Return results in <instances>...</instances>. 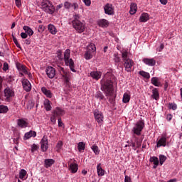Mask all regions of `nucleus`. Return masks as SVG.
Returning <instances> with one entry per match:
<instances>
[{
    "label": "nucleus",
    "mask_w": 182,
    "mask_h": 182,
    "mask_svg": "<svg viewBox=\"0 0 182 182\" xmlns=\"http://www.w3.org/2000/svg\"><path fill=\"white\" fill-rule=\"evenodd\" d=\"M143 129H144V122L141 120L138 121L132 129L134 134L132 135L130 141H127L128 144H126L125 147L131 146L133 150H137V149L141 147V142L143 141V139H139L137 136H141Z\"/></svg>",
    "instance_id": "f257e3e1"
},
{
    "label": "nucleus",
    "mask_w": 182,
    "mask_h": 182,
    "mask_svg": "<svg viewBox=\"0 0 182 182\" xmlns=\"http://www.w3.org/2000/svg\"><path fill=\"white\" fill-rule=\"evenodd\" d=\"M101 90L105 92L106 96H113L114 93V88H113V82L110 80H101Z\"/></svg>",
    "instance_id": "f03ea898"
},
{
    "label": "nucleus",
    "mask_w": 182,
    "mask_h": 182,
    "mask_svg": "<svg viewBox=\"0 0 182 182\" xmlns=\"http://www.w3.org/2000/svg\"><path fill=\"white\" fill-rule=\"evenodd\" d=\"M122 58L126 72H132V68L134 65V61L129 58V51L127 50H124L122 52Z\"/></svg>",
    "instance_id": "7ed1b4c3"
},
{
    "label": "nucleus",
    "mask_w": 182,
    "mask_h": 182,
    "mask_svg": "<svg viewBox=\"0 0 182 182\" xmlns=\"http://www.w3.org/2000/svg\"><path fill=\"white\" fill-rule=\"evenodd\" d=\"M73 18L72 21L73 28L75 29L78 33H83L85 29V22L80 21V16H79V14H74Z\"/></svg>",
    "instance_id": "20e7f679"
},
{
    "label": "nucleus",
    "mask_w": 182,
    "mask_h": 182,
    "mask_svg": "<svg viewBox=\"0 0 182 182\" xmlns=\"http://www.w3.org/2000/svg\"><path fill=\"white\" fill-rule=\"evenodd\" d=\"M41 9L46 14L53 15L55 14V6L49 0H43L41 2Z\"/></svg>",
    "instance_id": "39448f33"
},
{
    "label": "nucleus",
    "mask_w": 182,
    "mask_h": 182,
    "mask_svg": "<svg viewBox=\"0 0 182 182\" xmlns=\"http://www.w3.org/2000/svg\"><path fill=\"white\" fill-rule=\"evenodd\" d=\"M64 62L65 66H69L72 72H76V70H75V62L70 58V50L69 49L65 50L64 52Z\"/></svg>",
    "instance_id": "423d86ee"
},
{
    "label": "nucleus",
    "mask_w": 182,
    "mask_h": 182,
    "mask_svg": "<svg viewBox=\"0 0 182 182\" xmlns=\"http://www.w3.org/2000/svg\"><path fill=\"white\" fill-rule=\"evenodd\" d=\"M5 100L11 102L12 97L15 96V91L9 87H7L4 90Z\"/></svg>",
    "instance_id": "0eeeda50"
},
{
    "label": "nucleus",
    "mask_w": 182,
    "mask_h": 182,
    "mask_svg": "<svg viewBox=\"0 0 182 182\" xmlns=\"http://www.w3.org/2000/svg\"><path fill=\"white\" fill-rule=\"evenodd\" d=\"M46 73L49 79H53L56 75V70L52 66H48L46 68Z\"/></svg>",
    "instance_id": "6e6552de"
},
{
    "label": "nucleus",
    "mask_w": 182,
    "mask_h": 182,
    "mask_svg": "<svg viewBox=\"0 0 182 182\" xmlns=\"http://www.w3.org/2000/svg\"><path fill=\"white\" fill-rule=\"evenodd\" d=\"M104 11L106 15H114V7L112 4H106L104 6Z\"/></svg>",
    "instance_id": "1a4fd4ad"
},
{
    "label": "nucleus",
    "mask_w": 182,
    "mask_h": 182,
    "mask_svg": "<svg viewBox=\"0 0 182 182\" xmlns=\"http://www.w3.org/2000/svg\"><path fill=\"white\" fill-rule=\"evenodd\" d=\"M21 83L23 90H25L26 92H31V90H32V85L31 84V82L28 80V79H22Z\"/></svg>",
    "instance_id": "9d476101"
},
{
    "label": "nucleus",
    "mask_w": 182,
    "mask_h": 182,
    "mask_svg": "<svg viewBox=\"0 0 182 182\" xmlns=\"http://www.w3.org/2000/svg\"><path fill=\"white\" fill-rule=\"evenodd\" d=\"M94 116H95V119L96 120V122H97V123H103V113H102V112L99 111V110H95L94 112Z\"/></svg>",
    "instance_id": "9b49d317"
},
{
    "label": "nucleus",
    "mask_w": 182,
    "mask_h": 182,
    "mask_svg": "<svg viewBox=\"0 0 182 182\" xmlns=\"http://www.w3.org/2000/svg\"><path fill=\"white\" fill-rule=\"evenodd\" d=\"M16 68L20 72L21 76H23V73L24 75H28V69H26V66L21 63H16Z\"/></svg>",
    "instance_id": "f8f14e48"
},
{
    "label": "nucleus",
    "mask_w": 182,
    "mask_h": 182,
    "mask_svg": "<svg viewBox=\"0 0 182 182\" xmlns=\"http://www.w3.org/2000/svg\"><path fill=\"white\" fill-rule=\"evenodd\" d=\"M41 147L42 151H46L48 150V137L44 136L41 141Z\"/></svg>",
    "instance_id": "ddd939ff"
},
{
    "label": "nucleus",
    "mask_w": 182,
    "mask_h": 182,
    "mask_svg": "<svg viewBox=\"0 0 182 182\" xmlns=\"http://www.w3.org/2000/svg\"><path fill=\"white\" fill-rule=\"evenodd\" d=\"M142 61L148 66H154L156 65V60L154 58H144Z\"/></svg>",
    "instance_id": "4468645a"
},
{
    "label": "nucleus",
    "mask_w": 182,
    "mask_h": 182,
    "mask_svg": "<svg viewBox=\"0 0 182 182\" xmlns=\"http://www.w3.org/2000/svg\"><path fill=\"white\" fill-rule=\"evenodd\" d=\"M166 143H167V138L166 136H162L156 143V147H166Z\"/></svg>",
    "instance_id": "2eb2a0df"
},
{
    "label": "nucleus",
    "mask_w": 182,
    "mask_h": 182,
    "mask_svg": "<svg viewBox=\"0 0 182 182\" xmlns=\"http://www.w3.org/2000/svg\"><path fill=\"white\" fill-rule=\"evenodd\" d=\"M55 164V160L52 159H47L44 160V167L46 168H49V167H52Z\"/></svg>",
    "instance_id": "dca6fc26"
},
{
    "label": "nucleus",
    "mask_w": 182,
    "mask_h": 182,
    "mask_svg": "<svg viewBox=\"0 0 182 182\" xmlns=\"http://www.w3.org/2000/svg\"><path fill=\"white\" fill-rule=\"evenodd\" d=\"M91 77H92V79H95V80H99V79H100V77H102V72H99V71H92L90 73Z\"/></svg>",
    "instance_id": "f3484780"
},
{
    "label": "nucleus",
    "mask_w": 182,
    "mask_h": 182,
    "mask_svg": "<svg viewBox=\"0 0 182 182\" xmlns=\"http://www.w3.org/2000/svg\"><path fill=\"white\" fill-rule=\"evenodd\" d=\"M69 170L73 173V174H75V173H77V170H79V166L77 164L73 163L69 166Z\"/></svg>",
    "instance_id": "a211bd4d"
},
{
    "label": "nucleus",
    "mask_w": 182,
    "mask_h": 182,
    "mask_svg": "<svg viewBox=\"0 0 182 182\" xmlns=\"http://www.w3.org/2000/svg\"><path fill=\"white\" fill-rule=\"evenodd\" d=\"M17 124L21 129H25L28 126V122L23 119H18L17 120Z\"/></svg>",
    "instance_id": "6ab92c4d"
},
{
    "label": "nucleus",
    "mask_w": 182,
    "mask_h": 182,
    "mask_svg": "<svg viewBox=\"0 0 182 182\" xmlns=\"http://www.w3.org/2000/svg\"><path fill=\"white\" fill-rule=\"evenodd\" d=\"M31 137H36V132L30 131L28 132H26L24 135V140H28L31 139Z\"/></svg>",
    "instance_id": "aec40b11"
},
{
    "label": "nucleus",
    "mask_w": 182,
    "mask_h": 182,
    "mask_svg": "<svg viewBox=\"0 0 182 182\" xmlns=\"http://www.w3.org/2000/svg\"><path fill=\"white\" fill-rule=\"evenodd\" d=\"M149 19V14L143 13L139 17V22H147Z\"/></svg>",
    "instance_id": "412c9836"
},
{
    "label": "nucleus",
    "mask_w": 182,
    "mask_h": 182,
    "mask_svg": "<svg viewBox=\"0 0 182 182\" xmlns=\"http://www.w3.org/2000/svg\"><path fill=\"white\" fill-rule=\"evenodd\" d=\"M98 25L101 28H107L109 26V21L106 19H101L98 21Z\"/></svg>",
    "instance_id": "4be33fe9"
},
{
    "label": "nucleus",
    "mask_w": 182,
    "mask_h": 182,
    "mask_svg": "<svg viewBox=\"0 0 182 182\" xmlns=\"http://www.w3.org/2000/svg\"><path fill=\"white\" fill-rule=\"evenodd\" d=\"M43 105H44V107L47 112L52 110V105H51L52 102H50V101L49 100H46L44 101Z\"/></svg>",
    "instance_id": "5701e85b"
},
{
    "label": "nucleus",
    "mask_w": 182,
    "mask_h": 182,
    "mask_svg": "<svg viewBox=\"0 0 182 182\" xmlns=\"http://www.w3.org/2000/svg\"><path fill=\"white\" fill-rule=\"evenodd\" d=\"M152 85H154V86H156L158 87H160L162 86L161 82H160V81L159 80V78H157V77H153L151 78V80Z\"/></svg>",
    "instance_id": "b1692460"
},
{
    "label": "nucleus",
    "mask_w": 182,
    "mask_h": 182,
    "mask_svg": "<svg viewBox=\"0 0 182 182\" xmlns=\"http://www.w3.org/2000/svg\"><path fill=\"white\" fill-rule=\"evenodd\" d=\"M149 161L151 163H154L153 168H157V166H159V158L156 156H152L150 158Z\"/></svg>",
    "instance_id": "393cba45"
},
{
    "label": "nucleus",
    "mask_w": 182,
    "mask_h": 182,
    "mask_svg": "<svg viewBox=\"0 0 182 182\" xmlns=\"http://www.w3.org/2000/svg\"><path fill=\"white\" fill-rule=\"evenodd\" d=\"M151 97H152V99H154L155 100H159L160 95L159 94V90H157V88H154L152 90Z\"/></svg>",
    "instance_id": "a878e982"
},
{
    "label": "nucleus",
    "mask_w": 182,
    "mask_h": 182,
    "mask_svg": "<svg viewBox=\"0 0 182 182\" xmlns=\"http://www.w3.org/2000/svg\"><path fill=\"white\" fill-rule=\"evenodd\" d=\"M136 12H137V4H136L134 3H132L130 5L129 14L131 15H134V14H136Z\"/></svg>",
    "instance_id": "bb28decb"
},
{
    "label": "nucleus",
    "mask_w": 182,
    "mask_h": 182,
    "mask_svg": "<svg viewBox=\"0 0 182 182\" xmlns=\"http://www.w3.org/2000/svg\"><path fill=\"white\" fill-rule=\"evenodd\" d=\"M48 29L52 35H56L58 32V31H56V27H55L53 24H48Z\"/></svg>",
    "instance_id": "cd10ccee"
},
{
    "label": "nucleus",
    "mask_w": 182,
    "mask_h": 182,
    "mask_svg": "<svg viewBox=\"0 0 182 182\" xmlns=\"http://www.w3.org/2000/svg\"><path fill=\"white\" fill-rule=\"evenodd\" d=\"M23 29L28 35V36H32V35H33V30H32V28H31V27H29L28 26H24L23 27Z\"/></svg>",
    "instance_id": "c85d7f7f"
},
{
    "label": "nucleus",
    "mask_w": 182,
    "mask_h": 182,
    "mask_svg": "<svg viewBox=\"0 0 182 182\" xmlns=\"http://www.w3.org/2000/svg\"><path fill=\"white\" fill-rule=\"evenodd\" d=\"M41 91L43 95H45L47 97H52V92H50V90L46 89L45 87H43L41 88Z\"/></svg>",
    "instance_id": "c756f323"
},
{
    "label": "nucleus",
    "mask_w": 182,
    "mask_h": 182,
    "mask_svg": "<svg viewBox=\"0 0 182 182\" xmlns=\"http://www.w3.org/2000/svg\"><path fill=\"white\" fill-rule=\"evenodd\" d=\"M87 51L93 53V52L96 51V46H95L93 43H91L89 46H87Z\"/></svg>",
    "instance_id": "7c9ffc66"
},
{
    "label": "nucleus",
    "mask_w": 182,
    "mask_h": 182,
    "mask_svg": "<svg viewBox=\"0 0 182 182\" xmlns=\"http://www.w3.org/2000/svg\"><path fill=\"white\" fill-rule=\"evenodd\" d=\"M63 77L64 79L65 83H66L67 86H69V83L70 82V74L65 73L63 75Z\"/></svg>",
    "instance_id": "2f4dec72"
},
{
    "label": "nucleus",
    "mask_w": 182,
    "mask_h": 182,
    "mask_svg": "<svg viewBox=\"0 0 182 182\" xmlns=\"http://www.w3.org/2000/svg\"><path fill=\"white\" fill-rule=\"evenodd\" d=\"M97 174L98 176H105V170H103V168H102V166H100V164H99L97 166Z\"/></svg>",
    "instance_id": "473e14b6"
},
{
    "label": "nucleus",
    "mask_w": 182,
    "mask_h": 182,
    "mask_svg": "<svg viewBox=\"0 0 182 182\" xmlns=\"http://www.w3.org/2000/svg\"><path fill=\"white\" fill-rule=\"evenodd\" d=\"M53 113L55 116L58 117L60 116L61 114H63V110L60 107H56L55 109L53 112Z\"/></svg>",
    "instance_id": "72a5a7b5"
},
{
    "label": "nucleus",
    "mask_w": 182,
    "mask_h": 182,
    "mask_svg": "<svg viewBox=\"0 0 182 182\" xmlns=\"http://www.w3.org/2000/svg\"><path fill=\"white\" fill-rule=\"evenodd\" d=\"M123 103H129L130 102V95L125 92L122 98Z\"/></svg>",
    "instance_id": "f704fd0d"
},
{
    "label": "nucleus",
    "mask_w": 182,
    "mask_h": 182,
    "mask_svg": "<svg viewBox=\"0 0 182 182\" xmlns=\"http://www.w3.org/2000/svg\"><path fill=\"white\" fill-rule=\"evenodd\" d=\"M139 74L141 76H142V77H144L145 79H150V73L146 71H144V70L139 71Z\"/></svg>",
    "instance_id": "c9c22d12"
},
{
    "label": "nucleus",
    "mask_w": 182,
    "mask_h": 182,
    "mask_svg": "<svg viewBox=\"0 0 182 182\" xmlns=\"http://www.w3.org/2000/svg\"><path fill=\"white\" fill-rule=\"evenodd\" d=\"M92 53H91L90 51H86L84 55L85 59H86V60H89L92 59V58H93Z\"/></svg>",
    "instance_id": "e433bc0d"
},
{
    "label": "nucleus",
    "mask_w": 182,
    "mask_h": 182,
    "mask_svg": "<svg viewBox=\"0 0 182 182\" xmlns=\"http://www.w3.org/2000/svg\"><path fill=\"white\" fill-rule=\"evenodd\" d=\"M91 149L92 151L95 153V154H96V156L100 154V150H99V146H97V145H92L91 146Z\"/></svg>",
    "instance_id": "4c0bfd02"
},
{
    "label": "nucleus",
    "mask_w": 182,
    "mask_h": 182,
    "mask_svg": "<svg viewBox=\"0 0 182 182\" xmlns=\"http://www.w3.org/2000/svg\"><path fill=\"white\" fill-rule=\"evenodd\" d=\"M86 147V144H85V142H79L77 144V149L79 151H82V150H85Z\"/></svg>",
    "instance_id": "58836bf2"
},
{
    "label": "nucleus",
    "mask_w": 182,
    "mask_h": 182,
    "mask_svg": "<svg viewBox=\"0 0 182 182\" xmlns=\"http://www.w3.org/2000/svg\"><path fill=\"white\" fill-rule=\"evenodd\" d=\"M8 106L6 105H0V113H8Z\"/></svg>",
    "instance_id": "ea45409f"
},
{
    "label": "nucleus",
    "mask_w": 182,
    "mask_h": 182,
    "mask_svg": "<svg viewBox=\"0 0 182 182\" xmlns=\"http://www.w3.org/2000/svg\"><path fill=\"white\" fill-rule=\"evenodd\" d=\"M95 97L96 99H98V100H103V99H105V95H103V94L100 92H97L96 94H95Z\"/></svg>",
    "instance_id": "a19ab883"
},
{
    "label": "nucleus",
    "mask_w": 182,
    "mask_h": 182,
    "mask_svg": "<svg viewBox=\"0 0 182 182\" xmlns=\"http://www.w3.org/2000/svg\"><path fill=\"white\" fill-rule=\"evenodd\" d=\"M167 160V157L164 155H160L159 156V163L161 166H163L164 164V161Z\"/></svg>",
    "instance_id": "79ce46f5"
},
{
    "label": "nucleus",
    "mask_w": 182,
    "mask_h": 182,
    "mask_svg": "<svg viewBox=\"0 0 182 182\" xmlns=\"http://www.w3.org/2000/svg\"><path fill=\"white\" fill-rule=\"evenodd\" d=\"M25 176H26V171L25 169H21L19 172V178H21V180H23V178H25Z\"/></svg>",
    "instance_id": "37998d69"
},
{
    "label": "nucleus",
    "mask_w": 182,
    "mask_h": 182,
    "mask_svg": "<svg viewBox=\"0 0 182 182\" xmlns=\"http://www.w3.org/2000/svg\"><path fill=\"white\" fill-rule=\"evenodd\" d=\"M114 62H115V63H120V60H121V59H120V57H119V54L118 53H114Z\"/></svg>",
    "instance_id": "c03bdc74"
},
{
    "label": "nucleus",
    "mask_w": 182,
    "mask_h": 182,
    "mask_svg": "<svg viewBox=\"0 0 182 182\" xmlns=\"http://www.w3.org/2000/svg\"><path fill=\"white\" fill-rule=\"evenodd\" d=\"M168 109H171L172 110L177 109V104L176 103H169L168 104Z\"/></svg>",
    "instance_id": "a18cd8bd"
},
{
    "label": "nucleus",
    "mask_w": 182,
    "mask_h": 182,
    "mask_svg": "<svg viewBox=\"0 0 182 182\" xmlns=\"http://www.w3.org/2000/svg\"><path fill=\"white\" fill-rule=\"evenodd\" d=\"M13 36V41L15 43V45L17 46V48H18V49H22V48L21 47V44H19V43H18V39H16V38L15 36H14V35H12Z\"/></svg>",
    "instance_id": "49530a36"
},
{
    "label": "nucleus",
    "mask_w": 182,
    "mask_h": 182,
    "mask_svg": "<svg viewBox=\"0 0 182 182\" xmlns=\"http://www.w3.org/2000/svg\"><path fill=\"white\" fill-rule=\"evenodd\" d=\"M56 117H58L57 115H55V114L53 113V114H52V116L50 117V122L52 123H53V124H56Z\"/></svg>",
    "instance_id": "de8ad7c7"
},
{
    "label": "nucleus",
    "mask_w": 182,
    "mask_h": 182,
    "mask_svg": "<svg viewBox=\"0 0 182 182\" xmlns=\"http://www.w3.org/2000/svg\"><path fill=\"white\" fill-rule=\"evenodd\" d=\"M64 8H65V9H70V8H72V4L65 1L64 3Z\"/></svg>",
    "instance_id": "09e8293b"
},
{
    "label": "nucleus",
    "mask_w": 182,
    "mask_h": 182,
    "mask_svg": "<svg viewBox=\"0 0 182 182\" xmlns=\"http://www.w3.org/2000/svg\"><path fill=\"white\" fill-rule=\"evenodd\" d=\"M58 127H63V129H64L65 124L63 123L62 118H58Z\"/></svg>",
    "instance_id": "8fccbe9b"
},
{
    "label": "nucleus",
    "mask_w": 182,
    "mask_h": 182,
    "mask_svg": "<svg viewBox=\"0 0 182 182\" xmlns=\"http://www.w3.org/2000/svg\"><path fill=\"white\" fill-rule=\"evenodd\" d=\"M62 146H63V142L62 141H59L56 145V149H58V150H60V149H62Z\"/></svg>",
    "instance_id": "3c124183"
},
{
    "label": "nucleus",
    "mask_w": 182,
    "mask_h": 182,
    "mask_svg": "<svg viewBox=\"0 0 182 182\" xmlns=\"http://www.w3.org/2000/svg\"><path fill=\"white\" fill-rule=\"evenodd\" d=\"M38 150V145L33 144L31 146V151L33 153Z\"/></svg>",
    "instance_id": "603ef678"
},
{
    "label": "nucleus",
    "mask_w": 182,
    "mask_h": 182,
    "mask_svg": "<svg viewBox=\"0 0 182 182\" xmlns=\"http://www.w3.org/2000/svg\"><path fill=\"white\" fill-rule=\"evenodd\" d=\"M15 4L17 8H21L22 6V4L21 3V0H15Z\"/></svg>",
    "instance_id": "864d4df0"
},
{
    "label": "nucleus",
    "mask_w": 182,
    "mask_h": 182,
    "mask_svg": "<svg viewBox=\"0 0 182 182\" xmlns=\"http://www.w3.org/2000/svg\"><path fill=\"white\" fill-rule=\"evenodd\" d=\"M71 8H73V9H74L75 11H76V9H78L79 6L77 5V4L74 3L71 4Z\"/></svg>",
    "instance_id": "5fc2aeb1"
},
{
    "label": "nucleus",
    "mask_w": 182,
    "mask_h": 182,
    "mask_svg": "<svg viewBox=\"0 0 182 182\" xmlns=\"http://www.w3.org/2000/svg\"><path fill=\"white\" fill-rule=\"evenodd\" d=\"M8 69H9V67L8 65V63H4V65H3V70H8Z\"/></svg>",
    "instance_id": "6e6d98bb"
},
{
    "label": "nucleus",
    "mask_w": 182,
    "mask_h": 182,
    "mask_svg": "<svg viewBox=\"0 0 182 182\" xmlns=\"http://www.w3.org/2000/svg\"><path fill=\"white\" fill-rule=\"evenodd\" d=\"M124 182H132V178H130V176L126 175L125 178H124Z\"/></svg>",
    "instance_id": "4d7b16f0"
},
{
    "label": "nucleus",
    "mask_w": 182,
    "mask_h": 182,
    "mask_svg": "<svg viewBox=\"0 0 182 182\" xmlns=\"http://www.w3.org/2000/svg\"><path fill=\"white\" fill-rule=\"evenodd\" d=\"M82 1L87 6H90V4H92V1H90V0H82Z\"/></svg>",
    "instance_id": "13d9d810"
},
{
    "label": "nucleus",
    "mask_w": 182,
    "mask_h": 182,
    "mask_svg": "<svg viewBox=\"0 0 182 182\" xmlns=\"http://www.w3.org/2000/svg\"><path fill=\"white\" fill-rule=\"evenodd\" d=\"M171 119H173V115H171V114H168L166 115V120H168V122H170Z\"/></svg>",
    "instance_id": "bf43d9fd"
},
{
    "label": "nucleus",
    "mask_w": 182,
    "mask_h": 182,
    "mask_svg": "<svg viewBox=\"0 0 182 182\" xmlns=\"http://www.w3.org/2000/svg\"><path fill=\"white\" fill-rule=\"evenodd\" d=\"M21 36L22 39H26V38H28V34L26 33H21Z\"/></svg>",
    "instance_id": "052dcab7"
},
{
    "label": "nucleus",
    "mask_w": 182,
    "mask_h": 182,
    "mask_svg": "<svg viewBox=\"0 0 182 182\" xmlns=\"http://www.w3.org/2000/svg\"><path fill=\"white\" fill-rule=\"evenodd\" d=\"M164 49V44H161L159 48V52H161Z\"/></svg>",
    "instance_id": "680f3d73"
},
{
    "label": "nucleus",
    "mask_w": 182,
    "mask_h": 182,
    "mask_svg": "<svg viewBox=\"0 0 182 182\" xmlns=\"http://www.w3.org/2000/svg\"><path fill=\"white\" fill-rule=\"evenodd\" d=\"M162 5H167V0H159Z\"/></svg>",
    "instance_id": "e2e57ef3"
},
{
    "label": "nucleus",
    "mask_w": 182,
    "mask_h": 182,
    "mask_svg": "<svg viewBox=\"0 0 182 182\" xmlns=\"http://www.w3.org/2000/svg\"><path fill=\"white\" fill-rule=\"evenodd\" d=\"M57 58L58 59H62V52L61 51H59L58 53V55H57Z\"/></svg>",
    "instance_id": "0e129e2a"
},
{
    "label": "nucleus",
    "mask_w": 182,
    "mask_h": 182,
    "mask_svg": "<svg viewBox=\"0 0 182 182\" xmlns=\"http://www.w3.org/2000/svg\"><path fill=\"white\" fill-rule=\"evenodd\" d=\"M26 45H31V39L28 38L25 40Z\"/></svg>",
    "instance_id": "69168bd1"
},
{
    "label": "nucleus",
    "mask_w": 182,
    "mask_h": 182,
    "mask_svg": "<svg viewBox=\"0 0 182 182\" xmlns=\"http://www.w3.org/2000/svg\"><path fill=\"white\" fill-rule=\"evenodd\" d=\"M167 87H168V82L165 81L164 90H167Z\"/></svg>",
    "instance_id": "338daca9"
},
{
    "label": "nucleus",
    "mask_w": 182,
    "mask_h": 182,
    "mask_svg": "<svg viewBox=\"0 0 182 182\" xmlns=\"http://www.w3.org/2000/svg\"><path fill=\"white\" fill-rule=\"evenodd\" d=\"M63 6V4H62L58 5L56 7L57 11H59V9H60V8H62Z\"/></svg>",
    "instance_id": "774afa93"
}]
</instances>
